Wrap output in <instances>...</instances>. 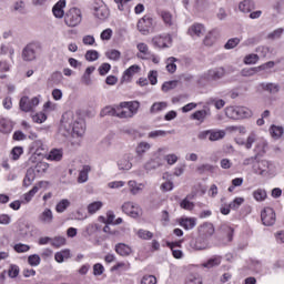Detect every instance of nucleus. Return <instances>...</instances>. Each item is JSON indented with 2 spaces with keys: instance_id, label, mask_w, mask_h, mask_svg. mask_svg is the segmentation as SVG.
<instances>
[{
  "instance_id": "nucleus-1",
  "label": "nucleus",
  "mask_w": 284,
  "mask_h": 284,
  "mask_svg": "<svg viewBox=\"0 0 284 284\" xmlns=\"http://www.w3.org/2000/svg\"><path fill=\"white\" fill-rule=\"evenodd\" d=\"M59 132L64 139L68 136H83L85 134V121L75 119L72 112L62 115Z\"/></svg>"
},
{
  "instance_id": "nucleus-2",
  "label": "nucleus",
  "mask_w": 284,
  "mask_h": 284,
  "mask_svg": "<svg viewBox=\"0 0 284 284\" xmlns=\"http://www.w3.org/2000/svg\"><path fill=\"white\" fill-rule=\"evenodd\" d=\"M139 101L120 102L118 104V119H134L139 112Z\"/></svg>"
},
{
  "instance_id": "nucleus-3",
  "label": "nucleus",
  "mask_w": 284,
  "mask_h": 284,
  "mask_svg": "<svg viewBox=\"0 0 284 284\" xmlns=\"http://www.w3.org/2000/svg\"><path fill=\"white\" fill-rule=\"evenodd\" d=\"M168 152V148L162 146L153 152V158L149 159L143 164V170L145 172H152V170H159V168L163 166V154Z\"/></svg>"
},
{
  "instance_id": "nucleus-4",
  "label": "nucleus",
  "mask_w": 284,
  "mask_h": 284,
  "mask_svg": "<svg viewBox=\"0 0 284 284\" xmlns=\"http://www.w3.org/2000/svg\"><path fill=\"white\" fill-rule=\"evenodd\" d=\"M225 114L227 119H233L239 121L241 119H250L252 118V111L247 106H227L225 109Z\"/></svg>"
},
{
  "instance_id": "nucleus-5",
  "label": "nucleus",
  "mask_w": 284,
  "mask_h": 284,
  "mask_svg": "<svg viewBox=\"0 0 284 284\" xmlns=\"http://www.w3.org/2000/svg\"><path fill=\"white\" fill-rule=\"evenodd\" d=\"M83 21L81 9L73 7L64 14V23L68 28H77Z\"/></svg>"
},
{
  "instance_id": "nucleus-6",
  "label": "nucleus",
  "mask_w": 284,
  "mask_h": 284,
  "mask_svg": "<svg viewBox=\"0 0 284 284\" xmlns=\"http://www.w3.org/2000/svg\"><path fill=\"white\" fill-rule=\"evenodd\" d=\"M151 44L160 50L170 48L172 45V36L168 33L156 34L152 38Z\"/></svg>"
},
{
  "instance_id": "nucleus-7",
  "label": "nucleus",
  "mask_w": 284,
  "mask_h": 284,
  "mask_svg": "<svg viewBox=\"0 0 284 284\" xmlns=\"http://www.w3.org/2000/svg\"><path fill=\"white\" fill-rule=\"evenodd\" d=\"M122 212H124V214L128 216H131V219H139V216L143 214L141 206L134 202H124L122 204Z\"/></svg>"
},
{
  "instance_id": "nucleus-8",
  "label": "nucleus",
  "mask_w": 284,
  "mask_h": 284,
  "mask_svg": "<svg viewBox=\"0 0 284 284\" xmlns=\"http://www.w3.org/2000/svg\"><path fill=\"white\" fill-rule=\"evenodd\" d=\"M41 101V95L33 97L29 99L28 97H23L20 100V110L22 112H32L33 108H37Z\"/></svg>"
},
{
  "instance_id": "nucleus-9",
  "label": "nucleus",
  "mask_w": 284,
  "mask_h": 284,
  "mask_svg": "<svg viewBox=\"0 0 284 284\" xmlns=\"http://www.w3.org/2000/svg\"><path fill=\"white\" fill-rule=\"evenodd\" d=\"M152 28H154V20L150 16H144L138 21V30L141 34H150Z\"/></svg>"
},
{
  "instance_id": "nucleus-10",
  "label": "nucleus",
  "mask_w": 284,
  "mask_h": 284,
  "mask_svg": "<svg viewBox=\"0 0 284 284\" xmlns=\"http://www.w3.org/2000/svg\"><path fill=\"white\" fill-rule=\"evenodd\" d=\"M253 170L255 172V174H274V172H276V165L274 164V162H270L267 160H262L260 162V165L257 169H255L253 166Z\"/></svg>"
},
{
  "instance_id": "nucleus-11",
  "label": "nucleus",
  "mask_w": 284,
  "mask_h": 284,
  "mask_svg": "<svg viewBox=\"0 0 284 284\" xmlns=\"http://www.w3.org/2000/svg\"><path fill=\"white\" fill-rule=\"evenodd\" d=\"M261 219L263 225L271 227V225L276 223V212H274V209L272 207H265L261 213Z\"/></svg>"
},
{
  "instance_id": "nucleus-12",
  "label": "nucleus",
  "mask_w": 284,
  "mask_h": 284,
  "mask_svg": "<svg viewBox=\"0 0 284 284\" xmlns=\"http://www.w3.org/2000/svg\"><path fill=\"white\" fill-rule=\"evenodd\" d=\"M22 60L30 62L37 60V44H27L22 50Z\"/></svg>"
},
{
  "instance_id": "nucleus-13",
  "label": "nucleus",
  "mask_w": 284,
  "mask_h": 284,
  "mask_svg": "<svg viewBox=\"0 0 284 284\" xmlns=\"http://www.w3.org/2000/svg\"><path fill=\"white\" fill-rule=\"evenodd\" d=\"M206 79L209 81H219V79H223L225 77V68L223 67H215L213 69H210L205 73Z\"/></svg>"
},
{
  "instance_id": "nucleus-14",
  "label": "nucleus",
  "mask_w": 284,
  "mask_h": 284,
  "mask_svg": "<svg viewBox=\"0 0 284 284\" xmlns=\"http://www.w3.org/2000/svg\"><path fill=\"white\" fill-rule=\"evenodd\" d=\"M205 32H206L205 26L201 23H194L187 30V34L193 39H201V37L205 34Z\"/></svg>"
},
{
  "instance_id": "nucleus-15",
  "label": "nucleus",
  "mask_w": 284,
  "mask_h": 284,
  "mask_svg": "<svg viewBox=\"0 0 284 284\" xmlns=\"http://www.w3.org/2000/svg\"><path fill=\"white\" fill-rule=\"evenodd\" d=\"M132 159H134V156L130 153L122 156L118 161V170H120L121 172H128L132 170Z\"/></svg>"
},
{
  "instance_id": "nucleus-16",
  "label": "nucleus",
  "mask_w": 284,
  "mask_h": 284,
  "mask_svg": "<svg viewBox=\"0 0 284 284\" xmlns=\"http://www.w3.org/2000/svg\"><path fill=\"white\" fill-rule=\"evenodd\" d=\"M38 221L42 223V225H51L54 221V213H52L50 209H44L43 212L39 214Z\"/></svg>"
},
{
  "instance_id": "nucleus-17",
  "label": "nucleus",
  "mask_w": 284,
  "mask_h": 284,
  "mask_svg": "<svg viewBox=\"0 0 284 284\" xmlns=\"http://www.w3.org/2000/svg\"><path fill=\"white\" fill-rule=\"evenodd\" d=\"M151 149H152L151 143L142 141L138 143L135 148V154L139 159H143V156H145V153L150 152Z\"/></svg>"
},
{
  "instance_id": "nucleus-18",
  "label": "nucleus",
  "mask_w": 284,
  "mask_h": 284,
  "mask_svg": "<svg viewBox=\"0 0 284 284\" xmlns=\"http://www.w3.org/2000/svg\"><path fill=\"white\" fill-rule=\"evenodd\" d=\"M94 70H97V68H94V67H89L85 69L84 73L82 74L81 80H80L82 85L90 87L94 83L92 81V74L94 73Z\"/></svg>"
},
{
  "instance_id": "nucleus-19",
  "label": "nucleus",
  "mask_w": 284,
  "mask_h": 284,
  "mask_svg": "<svg viewBox=\"0 0 284 284\" xmlns=\"http://www.w3.org/2000/svg\"><path fill=\"white\" fill-rule=\"evenodd\" d=\"M258 88L265 92H270V94H278L281 92V87L272 82H262L258 84Z\"/></svg>"
},
{
  "instance_id": "nucleus-20",
  "label": "nucleus",
  "mask_w": 284,
  "mask_h": 284,
  "mask_svg": "<svg viewBox=\"0 0 284 284\" xmlns=\"http://www.w3.org/2000/svg\"><path fill=\"white\" fill-rule=\"evenodd\" d=\"M257 140H258V134H256V131H252L247 135L246 141H241L237 143H239V145H244V148H246V150H252L254 143H256Z\"/></svg>"
},
{
  "instance_id": "nucleus-21",
  "label": "nucleus",
  "mask_w": 284,
  "mask_h": 284,
  "mask_svg": "<svg viewBox=\"0 0 284 284\" xmlns=\"http://www.w3.org/2000/svg\"><path fill=\"white\" fill-rule=\"evenodd\" d=\"M129 185V191L133 196H136V194H141V192H143L145 184L143 183H139L134 180H130L128 182Z\"/></svg>"
},
{
  "instance_id": "nucleus-22",
  "label": "nucleus",
  "mask_w": 284,
  "mask_h": 284,
  "mask_svg": "<svg viewBox=\"0 0 284 284\" xmlns=\"http://www.w3.org/2000/svg\"><path fill=\"white\" fill-rule=\"evenodd\" d=\"M94 17H97V19H100L101 21H105V19L110 17V9H108V7L104 4L95 7Z\"/></svg>"
},
{
  "instance_id": "nucleus-23",
  "label": "nucleus",
  "mask_w": 284,
  "mask_h": 284,
  "mask_svg": "<svg viewBox=\"0 0 284 284\" xmlns=\"http://www.w3.org/2000/svg\"><path fill=\"white\" fill-rule=\"evenodd\" d=\"M64 8H65V0L58 1V3H55L52 9L53 16L57 19H63V17H65V11L63 10Z\"/></svg>"
},
{
  "instance_id": "nucleus-24",
  "label": "nucleus",
  "mask_w": 284,
  "mask_h": 284,
  "mask_svg": "<svg viewBox=\"0 0 284 284\" xmlns=\"http://www.w3.org/2000/svg\"><path fill=\"white\" fill-rule=\"evenodd\" d=\"M138 48V59L148 60L150 59V47L146 43L140 42L136 45Z\"/></svg>"
},
{
  "instance_id": "nucleus-25",
  "label": "nucleus",
  "mask_w": 284,
  "mask_h": 284,
  "mask_svg": "<svg viewBox=\"0 0 284 284\" xmlns=\"http://www.w3.org/2000/svg\"><path fill=\"white\" fill-rule=\"evenodd\" d=\"M115 252L119 256H130L132 254V246L125 243H118L115 245Z\"/></svg>"
},
{
  "instance_id": "nucleus-26",
  "label": "nucleus",
  "mask_w": 284,
  "mask_h": 284,
  "mask_svg": "<svg viewBox=\"0 0 284 284\" xmlns=\"http://www.w3.org/2000/svg\"><path fill=\"white\" fill-rule=\"evenodd\" d=\"M207 116H210V110H199L191 114V119L199 121V123H204Z\"/></svg>"
},
{
  "instance_id": "nucleus-27",
  "label": "nucleus",
  "mask_w": 284,
  "mask_h": 284,
  "mask_svg": "<svg viewBox=\"0 0 284 284\" xmlns=\"http://www.w3.org/2000/svg\"><path fill=\"white\" fill-rule=\"evenodd\" d=\"M190 247L194 252H201L207 250V243L204 240L197 239L190 242Z\"/></svg>"
},
{
  "instance_id": "nucleus-28",
  "label": "nucleus",
  "mask_w": 284,
  "mask_h": 284,
  "mask_svg": "<svg viewBox=\"0 0 284 284\" xmlns=\"http://www.w3.org/2000/svg\"><path fill=\"white\" fill-rule=\"evenodd\" d=\"M180 225L184 230H194V227H196V217H182Z\"/></svg>"
},
{
  "instance_id": "nucleus-29",
  "label": "nucleus",
  "mask_w": 284,
  "mask_h": 284,
  "mask_svg": "<svg viewBox=\"0 0 284 284\" xmlns=\"http://www.w3.org/2000/svg\"><path fill=\"white\" fill-rule=\"evenodd\" d=\"M141 72V67L139 64H133L129 69L124 71L123 79L124 81H130L134 74H139Z\"/></svg>"
},
{
  "instance_id": "nucleus-30",
  "label": "nucleus",
  "mask_w": 284,
  "mask_h": 284,
  "mask_svg": "<svg viewBox=\"0 0 284 284\" xmlns=\"http://www.w3.org/2000/svg\"><path fill=\"white\" fill-rule=\"evenodd\" d=\"M48 161H61V159H63V150L61 149H52L48 156H47Z\"/></svg>"
},
{
  "instance_id": "nucleus-31",
  "label": "nucleus",
  "mask_w": 284,
  "mask_h": 284,
  "mask_svg": "<svg viewBox=\"0 0 284 284\" xmlns=\"http://www.w3.org/2000/svg\"><path fill=\"white\" fill-rule=\"evenodd\" d=\"M168 109V102H155L150 108L151 114H159V112H163V110Z\"/></svg>"
},
{
  "instance_id": "nucleus-32",
  "label": "nucleus",
  "mask_w": 284,
  "mask_h": 284,
  "mask_svg": "<svg viewBox=\"0 0 284 284\" xmlns=\"http://www.w3.org/2000/svg\"><path fill=\"white\" fill-rule=\"evenodd\" d=\"M221 265V256H213L207 260V262L202 264V267H206V270H212V267H219Z\"/></svg>"
},
{
  "instance_id": "nucleus-33",
  "label": "nucleus",
  "mask_w": 284,
  "mask_h": 284,
  "mask_svg": "<svg viewBox=\"0 0 284 284\" xmlns=\"http://www.w3.org/2000/svg\"><path fill=\"white\" fill-rule=\"evenodd\" d=\"M239 10L244 13L252 12L254 10V2L252 0H243L239 4Z\"/></svg>"
},
{
  "instance_id": "nucleus-34",
  "label": "nucleus",
  "mask_w": 284,
  "mask_h": 284,
  "mask_svg": "<svg viewBox=\"0 0 284 284\" xmlns=\"http://www.w3.org/2000/svg\"><path fill=\"white\" fill-rule=\"evenodd\" d=\"M268 131H270L271 136L275 140L281 139V136H283V134H284L283 126H278V125H274V124L271 125Z\"/></svg>"
},
{
  "instance_id": "nucleus-35",
  "label": "nucleus",
  "mask_w": 284,
  "mask_h": 284,
  "mask_svg": "<svg viewBox=\"0 0 284 284\" xmlns=\"http://www.w3.org/2000/svg\"><path fill=\"white\" fill-rule=\"evenodd\" d=\"M179 60L174 57H170L165 60V64H166V71L170 73V74H174V72H176V62Z\"/></svg>"
},
{
  "instance_id": "nucleus-36",
  "label": "nucleus",
  "mask_w": 284,
  "mask_h": 284,
  "mask_svg": "<svg viewBox=\"0 0 284 284\" xmlns=\"http://www.w3.org/2000/svg\"><path fill=\"white\" fill-rule=\"evenodd\" d=\"M221 139H225L224 130H210L209 141H221Z\"/></svg>"
},
{
  "instance_id": "nucleus-37",
  "label": "nucleus",
  "mask_w": 284,
  "mask_h": 284,
  "mask_svg": "<svg viewBox=\"0 0 284 284\" xmlns=\"http://www.w3.org/2000/svg\"><path fill=\"white\" fill-rule=\"evenodd\" d=\"M70 258V250H62L60 252H57L54 254V261L57 263H63L64 261H68Z\"/></svg>"
},
{
  "instance_id": "nucleus-38",
  "label": "nucleus",
  "mask_w": 284,
  "mask_h": 284,
  "mask_svg": "<svg viewBox=\"0 0 284 284\" xmlns=\"http://www.w3.org/2000/svg\"><path fill=\"white\" fill-rule=\"evenodd\" d=\"M261 60V57L256 53H250L244 57L243 63L245 65H256V62Z\"/></svg>"
},
{
  "instance_id": "nucleus-39",
  "label": "nucleus",
  "mask_w": 284,
  "mask_h": 284,
  "mask_svg": "<svg viewBox=\"0 0 284 284\" xmlns=\"http://www.w3.org/2000/svg\"><path fill=\"white\" fill-rule=\"evenodd\" d=\"M216 43V36H214V32L210 31L206 33V36L203 39V45L206 48H212Z\"/></svg>"
},
{
  "instance_id": "nucleus-40",
  "label": "nucleus",
  "mask_w": 284,
  "mask_h": 284,
  "mask_svg": "<svg viewBox=\"0 0 284 284\" xmlns=\"http://www.w3.org/2000/svg\"><path fill=\"white\" fill-rule=\"evenodd\" d=\"M90 170H92L90 168V165H84L82 168V170L80 171L79 176H78V183H87L88 174H90Z\"/></svg>"
},
{
  "instance_id": "nucleus-41",
  "label": "nucleus",
  "mask_w": 284,
  "mask_h": 284,
  "mask_svg": "<svg viewBox=\"0 0 284 284\" xmlns=\"http://www.w3.org/2000/svg\"><path fill=\"white\" fill-rule=\"evenodd\" d=\"M265 148H267V142L265 140H260L256 142L254 152L256 153L255 156H261V154H265Z\"/></svg>"
},
{
  "instance_id": "nucleus-42",
  "label": "nucleus",
  "mask_w": 284,
  "mask_h": 284,
  "mask_svg": "<svg viewBox=\"0 0 284 284\" xmlns=\"http://www.w3.org/2000/svg\"><path fill=\"white\" fill-rule=\"evenodd\" d=\"M136 236H139L142 241H152L154 233L148 230L140 229L136 231Z\"/></svg>"
},
{
  "instance_id": "nucleus-43",
  "label": "nucleus",
  "mask_w": 284,
  "mask_h": 284,
  "mask_svg": "<svg viewBox=\"0 0 284 284\" xmlns=\"http://www.w3.org/2000/svg\"><path fill=\"white\" fill-rule=\"evenodd\" d=\"M179 88V80L166 81L162 84V92H170V90H176Z\"/></svg>"
},
{
  "instance_id": "nucleus-44",
  "label": "nucleus",
  "mask_w": 284,
  "mask_h": 284,
  "mask_svg": "<svg viewBox=\"0 0 284 284\" xmlns=\"http://www.w3.org/2000/svg\"><path fill=\"white\" fill-rule=\"evenodd\" d=\"M253 197L261 203L267 199V191L265 189H257L253 192Z\"/></svg>"
},
{
  "instance_id": "nucleus-45",
  "label": "nucleus",
  "mask_w": 284,
  "mask_h": 284,
  "mask_svg": "<svg viewBox=\"0 0 284 284\" xmlns=\"http://www.w3.org/2000/svg\"><path fill=\"white\" fill-rule=\"evenodd\" d=\"M69 205H70L69 200L63 199L60 202H58V204L55 205V212H58V214H63V212L68 210Z\"/></svg>"
},
{
  "instance_id": "nucleus-46",
  "label": "nucleus",
  "mask_w": 284,
  "mask_h": 284,
  "mask_svg": "<svg viewBox=\"0 0 284 284\" xmlns=\"http://www.w3.org/2000/svg\"><path fill=\"white\" fill-rule=\"evenodd\" d=\"M102 113H104L108 116H116V119H119L118 104H114V105H111V106H105L102 110Z\"/></svg>"
},
{
  "instance_id": "nucleus-47",
  "label": "nucleus",
  "mask_w": 284,
  "mask_h": 284,
  "mask_svg": "<svg viewBox=\"0 0 284 284\" xmlns=\"http://www.w3.org/2000/svg\"><path fill=\"white\" fill-rule=\"evenodd\" d=\"M101 207H103V202L101 201H95L93 203H90L87 207L89 214H97V212H99V210H101Z\"/></svg>"
},
{
  "instance_id": "nucleus-48",
  "label": "nucleus",
  "mask_w": 284,
  "mask_h": 284,
  "mask_svg": "<svg viewBox=\"0 0 284 284\" xmlns=\"http://www.w3.org/2000/svg\"><path fill=\"white\" fill-rule=\"evenodd\" d=\"M0 132H2V134H10L12 132V126L8 120L0 119Z\"/></svg>"
},
{
  "instance_id": "nucleus-49",
  "label": "nucleus",
  "mask_w": 284,
  "mask_h": 284,
  "mask_svg": "<svg viewBox=\"0 0 284 284\" xmlns=\"http://www.w3.org/2000/svg\"><path fill=\"white\" fill-rule=\"evenodd\" d=\"M28 264L31 267H39L41 265V256L39 254H32L28 256Z\"/></svg>"
},
{
  "instance_id": "nucleus-50",
  "label": "nucleus",
  "mask_w": 284,
  "mask_h": 284,
  "mask_svg": "<svg viewBox=\"0 0 284 284\" xmlns=\"http://www.w3.org/2000/svg\"><path fill=\"white\" fill-rule=\"evenodd\" d=\"M32 183H34V171L29 170V171H27L26 178L23 180V185H24V187H30V185H32Z\"/></svg>"
},
{
  "instance_id": "nucleus-51",
  "label": "nucleus",
  "mask_w": 284,
  "mask_h": 284,
  "mask_svg": "<svg viewBox=\"0 0 284 284\" xmlns=\"http://www.w3.org/2000/svg\"><path fill=\"white\" fill-rule=\"evenodd\" d=\"M1 54H9L10 59L14 57V48L12 44H2L0 48Z\"/></svg>"
},
{
  "instance_id": "nucleus-52",
  "label": "nucleus",
  "mask_w": 284,
  "mask_h": 284,
  "mask_svg": "<svg viewBox=\"0 0 284 284\" xmlns=\"http://www.w3.org/2000/svg\"><path fill=\"white\" fill-rule=\"evenodd\" d=\"M254 74H258L257 67L244 68L241 70V77H254Z\"/></svg>"
},
{
  "instance_id": "nucleus-53",
  "label": "nucleus",
  "mask_w": 284,
  "mask_h": 284,
  "mask_svg": "<svg viewBox=\"0 0 284 284\" xmlns=\"http://www.w3.org/2000/svg\"><path fill=\"white\" fill-rule=\"evenodd\" d=\"M51 245L52 247H63V245H65V237L63 236H55L53 239H51Z\"/></svg>"
},
{
  "instance_id": "nucleus-54",
  "label": "nucleus",
  "mask_w": 284,
  "mask_h": 284,
  "mask_svg": "<svg viewBox=\"0 0 284 284\" xmlns=\"http://www.w3.org/2000/svg\"><path fill=\"white\" fill-rule=\"evenodd\" d=\"M185 284H203V280L197 274H191L186 277Z\"/></svg>"
},
{
  "instance_id": "nucleus-55",
  "label": "nucleus",
  "mask_w": 284,
  "mask_h": 284,
  "mask_svg": "<svg viewBox=\"0 0 284 284\" xmlns=\"http://www.w3.org/2000/svg\"><path fill=\"white\" fill-rule=\"evenodd\" d=\"M180 207L182 210H186L187 212H192L194 210V202L189 201L187 197L181 201Z\"/></svg>"
},
{
  "instance_id": "nucleus-56",
  "label": "nucleus",
  "mask_w": 284,
  "mask_h": 284,
  "mask_svg": "<svg viewBox=\"0 0 284 284\" xmlns=\"http://www.w3.org/2000/svg\"><path fill=\"white\" fill-rule=\"evenodd\" d=\"M274 65H276V62L275 61H268V62H265L257 68V73L258 72H267V70H272V68H274Z\"/></svg>"
},
{
  "instance_id": "nucleus-57",
  "label": "nucleus",
  "mask_w": 284,
  "mask_h": 284,
  "mask_svg": "<svg viewBox=\"0 0 284 284\" xmlns=\"http://www.w3.org/2000/svg\"><path fill=\"white\" fill-rule=\"evenodd\" d=\"M239 43H241V39L232 38V39L227 40L224 48H225V50H234V48H236V45H239Z\"/></svg>"
},
{
  "instance_id": "nucleus-58",
  "label": "nucleus",
  "mask_w": 284,
  "mask_h": 284,
  "mask_svg": "<svg viewBox=\"0 0 284 284\" xmlns=\"http://www.w3.org/2000/svg\"><path fill=\"white\" fill-rule=\"evenodd\" d=\"M256 52H257V54H260V57H262V59H265V58L270 57V53L272 51L270 50V47L261 45V47L256 48Z\"/></svg>"
},
{
  "instance_id": "nucleus-59",
  "label": "nucleus",
  "mask_w": 284,
  "mask_h": 284,
  "mask_svg": "<svg viewBox=\"0 0 284 284\" xmlns=\"http://www.w3.org/2000/svg\"><path fill=\"white\" fill-rule=\"evenodd\" d=\"M196 172H199V174H205V172H214V165H212V164H202V165L196 168Z\"/></svg>"
},
{
  "instance_id": "nucleus-60",
  "label": "nucleus",
  "mask_w": 284,
  "mask_h": 284,
  "mask_svg": "<svg viewBox=\"0 0 284 284\" xmlns=\"http://www.w3.org/2000/svg\"><path fill=\"white\" fill-rule=\"evenodd\" d=\"M164 161H166L168 165H175V163L179 161V155L175 153L166 154L164 155Z\"/></svg>"
},
{
  "instance_id": "nucleus-61",
  "label": "nucleus",
  "mask_w": 284,
  "mask_h": 284,
  "mask_svg": "<svg viewBox=\"0 0 284 284\" xmlns=\"http://www.w3.org/2000/svg\"><path fill=\"white\" fill-rule=\"evenodd\" d=\"M148 136L149 139H159V138L168 136V132L163 130H155V131L149 132Z\"/></svg>"
},
{
  "instance_id": "nucleus-62",
  "label": "nucleus",
  "mask_w": 284,
  "mask_h": 284,
  "mask_svg": "<svg viewBox=\"0 0 284 284\" xmlns=\"http://www.w3.org/2000/svg\"><path fill=\"white\" fill-rule=\"evenodd\" d=\"M245 203V199L244 197H235L231 203H230V207L231 210H239V207H241L242 204Z\"/></svg>"
},
{
  "instance_id": "nucleus-63",
  "label": "nucleus",
  "mask_w": 284,
  "mask_h": 284,
  "mask_svg": "<svg viewBox=\"0 0 284 284\" xmlns=\"http://www.w3.org/2000/svg\"><path fill=\"white\" fill-rule=\"evenodd\" d=\"M85 60L87 61H97L98 59H99V51H97V50H89V51H87V53H85Z\"/></svg>"
},
{
  "instance_id": "nucleus-64",
  "label": "nucleus",
  "mask_w": 284,
  "mask_h": 284,
  "mask_svg": "<svg viewBox=\"0 0 284 284\" xmlns=\"http://www.w3.org/2000/svg\"><path fill=\"white\" fill-rule=\"evenodd\" d=\"M141 284H156V276L154 275H144L141 278Z\"/></svg>"
}]
</instances>
